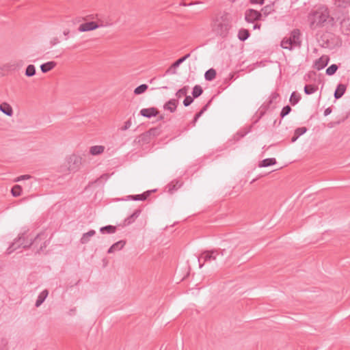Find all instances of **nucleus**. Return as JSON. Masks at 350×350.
Returning a JSON list of instances; mask_svg holds the SVG:
<instances>
[{
    "mask_svg": "<svg viewBox=\"0 0 350 350\" xmlns=\"http://www.w3.org/2000/svg\"><path fill=\"white\" fill-rule=\"evenodd\" d=\"M193 102V97H191V96H185V98L183 100V105L185 107H188Z\"/></svg>",
    "mask_w": 350,
    "mask_h": 350,
    "instance_id": "42",
    "label": "nucleus"
},
{
    "mask_svg": "<svg viewBox=\"0 0 350 350\" xmlns=\"http://www.w3.org/2000/svg\"><path fill=\"white\" fill-rule=\"evenodd\" d=\"M211 100H210L202 109L201 110L198 112L194 118H195V120H198V118L207 110L208 107V105L209 104L211 103Z\"/></svg>",
    "mask_w": 350,
    "mask_h": 350,
    "instance_id": "39",
    "label": "nucleus"
},
{
    "mask_svg": "<svg viewBox=\"0 0 350 350\" xmlns=\"http://www.w3.org/2000/svg\"><path fill=\"white\" fill-rule=\"evenodd\" d=\"M249 2L251 4L263 5L265 3V0H249Z\"/></svg>",
    "mask_w": 350,
    "mask_h": 350,
    "instance_id": "48",
    "label": "nucleus"
},
{
    "mask_svg": "<svg viewBox=\"0 0 350 350\" xmlns=\"http://www.w3.org/2000/svg\"><path fill=\"white\" fill-rule=\"evenodd\" d=\"M108 176H108V174H103V175H102V176H100V178H104V177H105V178H108Z\"/></svg>",
    "mask_w": 350,
    "mask_h": 350,
    "instance_id": "57",
    "label": "nucleus"
},
{
    "mask_svg": "<svg viewBox=\"0 0 350 350\" xmlns=\"http://www.w3.org/2000/svg\"><path fill=\"white\" fill-rule=\"evenodd\" d=\"M57 63L55 62H48L46 63L42 64L40 66V69L43 73H46L47 72L51 70L56 66Z\"/></svg>",
    "mask_w": 350,
    "mask_h": 350,
    "instance_id": "21",
    "label": "nucleus"
},
{
    "mask_svg": "<svg viewBox=\"0 0 350 350\" xmlns=\"http://www.w3.org/2000/svg\"><path fill=\"white\" fill-rule=\"evenodd\" d=\"M346 90H347L346 85L342 84V83H339L337 85L336 89V90L334 92V98L336 99L340 98L344 95V94L345 93Z\"/></svg>",
    "mask_w": 350,
    "mask_h": 350,
    "instance_id": "17",
    "label": "nucleus"
},
{
    "mask_svg": "<svg viewBox=\"0 0 350 350\" xmlns=\"http://www.w3.org/2000/svg\"><path fill=\"white\" fill-rule=\"evenodd\" d=\"M219 256V250L217 249L203 251L198 257L200 268H202L206 262L215 261Z\"/></svg>",
    "mask_w": 350,
    "mask_h": 350,
    "instance_id": "4",
    "label": "nucleus"
},
{
    "mask_svg": "<svg viewBox=\"0 0 350 350\" xmlns=\"http://www.w3.org/2000/svg\"><path fill=\"white\" fill-rule=\"evenodd\" d=\"M308 19L312 29L329 28L335 24L334 18L330 15L329 10L326 6H320L312 10L308 14Z\"/></svg>",
    "mask_w": 350,
    "mask_h": 350,
    "instance_id": "1",
    "label": "nucleus"
},
{
    "mask_svg": "<svg viewBox=\"0 0 350 350\" xmlns=\"http://www.w3.org/2000/svg\"><path fill=\"white\" fill-rule=\"evenodd\" d=\"M261 27V25L260 23H256L254 24L253 29H260Z\"/></svg>",
    "mask_w": 350,
    "mask_h": 350,
    "instance_id": "53",
    "label": "nucleus"
},
{
    "mask_svg": "<svg viewBox=\"0 0 350 350\" xmlns=\"http://www.w3.org/2000/svg\"><path fill=\"white\" fill-rule=\"evenodd\" d=\"M319 42L323 48H332L334 44L333 35L327 32L323 33L319 39Z\"/></svg>",
    "mask_w": 350,
    "mask_h": 350,
    "instance_id": "9",
    "label": "nucleus"
},
{
    "mask_svg": "<svg viewBox=\"0 0 350 350\" xmlns=\"http://www.w3.org/2000/svg\"><path fill=\"white\" fill-rule=\"evenodd\" d=\"M178 99H170L167 103H165L163 105V109L165 110H167L170 111L171 113H174L176 111L177 106L178 105Z\"/></svg>",
    "mask_w": 350,
    "mask_h": 350,
    "instance_id": "13",
    "label": "nucleus"
},
{
    "mask_svg": "<svg viewBox=\"0 0 350 350\" xmlns=\"http://www.w3.org/2000/svg\"><path fill=\"white\" fill-rule=\"evenodd\" d=\"M196 122H197V120H195V118H194L193 121H192L193 125H195Z\"/></svg>",
    "mask_w": 350,
    "mask_h": 350,
    "instance_id": "58",
    "label": "nucleus"
},
{
    "mask_svg": "<svg viewBox=\"0 0 350 350\" xmlns=\"http://www.w3.org/2000/svg\"><path fill=\"white\" fill-rule=\"evenodd\" d=\"M230 27V21L224 16L216 18L212 25L213 31L221 38L227 37Z\"/></svg>",
    "mask_w": 350,
    "mask_h": 350,
    "instance_id": "3",
    "label": "nucleus"
},
{
    "mask_svg": "<svg viewBox=\"0 0 350 350\" xmlns=\"http://www.w3.org/2000/svg\"><path fill=\"white\" fill-rule=\"evenodd\" d=\"M139 113L144 117L150 118L157 116L159 113V111L155 107L144 108L141 109Z\"/></svg>",
    "mask_w": 350,
    "mask_h": 350,
    "instance_id": "10",
    "label": "nucleus"
},
{
    "mask_svg": "<svg viewBox=\"0 0 350 350\" xmlns=\"http://www.w3.org/2000/svg\"><path fill=\"white\" fill-rule=\"evenodd\" d=\"M307 131V128L305 126L303 127H299L295 130V132L296 135H298L299 137L301 135L304 134Z\"/></svg>",
    "mask_w": 350,
    "mask_h": 350,
    "instance_id": "43",
    "label": "nucleus"
},
{
    "mask_svg": "<svg viewBox=\"0 0 350 350\" xmlns=\"http://www.w3.org/2000/svg\"><path fill=\"white\" fill-rule=\"evenodd\" d=\"M280 98V94L277 92H273L269 96V99L267 102L264 103L259 109V118H261L266 111L269 108L274 109L275 107V104L277 103V100Z\"/></svg>",
    "mask_w": 350,
    "mask_h": 350,
    "instance_id": "6",
    "label": "nucleus"
},
{
    "mask_svg": "<svg viewBox=\"0 0 350 350\" xmlns=\"http://www.w3.org/2000/svg\"><path fill=\"white\" fill-rule=\"evenodd\" d=\"M69 33H70V31H69V30H65V31H64V36H68V35L69 34Z\"/></svg>",
    "mask_w": 350,
    "mask_h": 350,
    "instance_id": "55",
    "label": "nucleus"
},
{
    "mask_svg": "<svg viewBox=\"0 0 350 350\" xmlns=\"http://www.w3.org/2000/svg\"><path fill=\"white\" fill-rule=\"evenodd\" d=\"M291 111V107L289 105L284 106L281 112H280V117L282 118H284L286 116H287L290 112Z\"/></svg>",
    "mask_w": 350,
    "mask_h": 350,
    "instance_id": "40",
    "label": "nucleus"
},
{
    "mask_svg": "<svg viewBox=\"0 0 350 350\" xmlns=\"http://www.w3.org/2000/svg\"><path fill=\"white\" fill-rule=\"evenodd\" d=\"M152 191H147L143 193L142 194L128 196L127 199L142 201L146 200L149 197Z\"/></svg>",
    "mask_w": 350,
    "mask_h": 350,
    "instance_id": "18",
    "label": "nucleus"
},
{
    "mask_svg": "<svg viewBox=\"0 0 350 350\" xmlns=\"http://www.w3.org/2000/svg\"><path fill=\"white\" fill-rule=\"evenodd\" d=\"M184 61L183 60V59L180 57L179 59H178L176 61H175L172 65L171 66L167 69V70L166 71V72H169L170 70L172 69V68H176L177 67H178Z\"/></svg>",
    "mask_w": 350,
    "mask_h": 350,
    "instance_id": "41",
    "label": "nucleus"
},
{
    "mask_svg": "<svg viewBox=\"0 0 350 350\" xmlns=\"http://www.w3.org/2000/svg\"><path fill=\"white\" fill-rule=\"evenodd\" d=\"M301 99V96L299 93L293 92L290 97V103L292 105H296Z\"/></svg>",
    "mask_w": 350,
    "mask_h": 350,
    "instance_id": "31",
    "label": "nucleus"
},
{
    "mask_svg": "<svg viewBox=\"0 0 350 350\" xmlns=\"http://www.w3.org/2000/svg\"><path fill=\"white\" fill-rule=\"evenodd\" d=\"M275 163H276V160L275 158H268V159H265L262 161H261L259 163L258 166L260 167H265L273 165Z\"/></svg>",
    "mask_w": 350,
    "mask_h": 350,
    "instance_id": "23",
    "label": "nucleus"
},
{
    "mask_svg": "<svg viewBox=\"0 0 350 350\" xmlns=\"http://www.w3.org/2000/svg\"><path fill=\"white\" fill-rule=\"evenodd\" d=\"M59 42V40L57 38H53L50 42L51 45H55V44H58Z\"/></svg>",
    "mask_w": 350,
    "mask_h": 350,
    "instance_id": "49",
    "label": "nucleus"
},
{
    "mask_svg": "<svg viewBox=\"0 0 350 350\" xmlns=\"http://www.w3.org/2000/svg\"><path fill=\"white\" fill-rule=\"evenodd\" d=\"M298 138H299V136L296 135L295 133H294V135L291 138V142H295Z\"/></svg>",
    "mask_w": 350,
    "mask_h": 350,
    "instance_id": "52",
    "label": "nucleus"
},
{
    "mask_svg": "<svg viewBox=\"0 0 350 350\" xmlns=\"http://www.w3.org/2000/svg\"><path fill=\"white\" fill-rule=\"evenodd\" d=\"M131 126V119H129L124 122V125L121 128L122 131H126L130 128Z\"/></svg>",
    "mask_w": 350,
    "mask_h": 350,
    "instance_id": "46",
    "label": "nucleus"
},
{
    "mask_svg": "<svg viewBox=\"0 0 350 350\" xmlns=\"http://www.w3.org/2000/svg\"><path fill=\"white\" fill-rule=\"evenodd\" d=\"M0 111L8 116L13 115V109L10 104L4 102L0 105Z\"/></svg>",
    "mask_w": 350,
    "mask_h": 350,
    "instance_id": "19",
    "label": "nucleus"
},
{
    "mask_svg": "<svg viewBox=\"0 0 350 350\" xmlns=\"http://www.w3.org/2000/svg\"><path fill=\"white\" fill-rule=\"evenodd\" d=\"M331 113H332V109H331V107H328L325 109L324 116H327L329 115Z\"/></svg>",
    "mask_w": 350,
    "mask_h": 350,
    "instance_id": "50",
    "label": "nucleus"
},
{
    "mask_svg": "<svg viewBox=\"0 0 350 350\" xmlns=\"http://www.w3.org/2000/svg\"><path fill=\"white\" fill-rule=\"evenodd\" d=\"M105 150L103 146H93L90 149V153L92 155H98L102 154Z\"/></svg>",
    "mask_w": 350,
    "mask_h": 350,
    "instance_id": "26",
    "label": "nucleus"
},
{
    "mask_svg": "<svg viewBox=\"0 0 350 350\" xmlns=\"http://www.w3.org/2000/svg\"><path fill=\"white\" fill-rule=\"evenodd\" d=\"M49 292L47 290L42 291L38 295V299L36 301L35 306L39 307L44 301L47 297Z\"/></svg>",
    "mask_w": 350,
    "mask_h": 350,
    "instance_id": "22",
    "label": "nucleus"
},
{
    "mask_svg": "<svg viewBox=\"0 0 350 350\" xmlns=\"http://www.w3.org/2000/svg\"><path fill=\"white\" fill-rule=\"evenodd\" d=\"M30 178H31V176H29V175H22L21 176L17 177L14 180V182H18V181H20L21 180L29 179Z\"/></svg>",
    "mask_w": 350,
    "mask_h": 350,
    "instance_id": "47",
    "label": "nucleus"
},
{
    "mask_svg": "<svg viewBox=\"0 0 350 350\" xmlns=\"http://www.w3.org/2000/svg\"><path fill=\"white\" fill-rule=\"evenodd\" d=\"M329 57L327 55H322L315 61L314 68L318 70L324 68L328 64Z\"/></svg>",
    "mask_w": 350,
    "mask_h": 350,
    "instance_id": "11",
    "label": "nucleus"
},
{
    "mask_svg": "<svg viewBox=\"0 0 350 350\" xmlns=\"http://www.w3.org/2000/svg\"><path fill=\"white\" fill-rule=\"evenodd\" d=\"M262 14L261 12L250 8L245 12V21L248 23H254L256 21H261Z\"/></svg>",
    "mask_w": 350,
    "mask_h": 350,
    "instance_id": "8",
    "label": "nucleus"
},
{
    "mask_svg": "<svg viewBox=\"0 0 350 350\" xmlns=\"http://www.w3.org/2000/svg\"><path fill=\"white\" fill-rule=\"evenodd\" d=\"M126 241L121 240L113 244L108 250L107 253H113L116 250H120L125 245Z\"/></svg>",
    "mask_w": 350,
    "mask_h": 350,
    "instance_id": "20",
    "label": "nucleus"
},
{
    "mask_svg": "<svg viewBox=\"0 0 350 350\" xmlns=\"http://www.w3.org/2000/svg\"><path fill=\"white\" fill-rule=\"evenodd\" d=\"M138 142L143 144H148L150 142L151 137L146 132L141 134L138 137Z\"/></svg>",
    "mask_w": 350,
    "mask_h": 350,
    "instance_id": "29",
    "label": "nucleus"
},
{
    "mask_svg": "<svg viewBox=\"0 0 350 350\" xmlns=\"http://www.w3.org/2000/svg\"><path fill=\"white\" fill-rule=\"evenodd\" d=\"M99 25L94 21L87 22L79 25L78 30L81 32L92 31L97 29Z\"/></svg>",
    "mask_w": 350,
    "mask_h": 350,
    "instance_id": "12",
    "label": "nucleus"
},
{
    "mask_svg": "<svg viewBox=\"0 0 350 350\" xmlns=\"http://www.w3.org/2000/svg\"><path fill=\"white\" fill-rule=\"evenodd\" d=\"M44 236V234H38L35 239H33V241L31 243L30 245H37L39 243V241H41V237Z\"/></svg>",
    "mask_w": 350,
    "mask_h": 350,
    "instance_id": "45",
    "label": "nucleus"
},
{
    "mask_svg": "<svg viewBox=\"0 0 350 350\" xmlns=\"http://www.w3.org/2000/svg\"><path fill=\"white\" fill-rule=\"evenodd\" d=\"M163 119H164V115H160L159 116V118H158L159 120H163Z\"/></svg>",
    "mask_w": 350,
    "mask_h": 350,
    "instance_id": "56",
    "label": "nucleus"
},
{
    "mask_svg": "<svg viewBox=\"0 0 350 350\" xmlns=\"http://www.w3.org/2000/svg\"><path fill=\"white\" fill-rule=\"evenodd\" d=\"M281 47L292 51L294 48H300L301 46V31L299 29H294L291 31L289 37H285L280 43Z\"/></svg>",
    "mask_w": 350,
    "mask_h": 350,
    "instance_id": "2",
    "label": "nucleus"
},
{
    "mask_svg": "<svg viewBox=\"0 0 350 350\" xmlns=\"http://www.w3.org/2000/svg\"><path fill=\"white\" fill-rule=\"evenodd\" d=\"M237 246V243L232 240L224 241L221 245V247L219 248V256L226 257V259L230 258L233 254L234 250Z\"/></svg>",
    "mask_w": 350,
    "mask_h": 350,
    "instance_id": "5",
    "label": "nucleus"
},
{
    "mask_svg": "<svg viewBox=\"0 0 350 350\" xmlns=\"http://www.w3.org/2000/svg\"><path fill=\"white\" fill-rule=\"evenodd\" d=\"M318 90V86L317 85H306L304 87V92L306 94H311L314 93Z\"/></svg>",
    "mask_w": 350,
    "mask_h": 350,
    "instance_id": "30",
    "label": "nucleus"
},
{
    "mask_svg": "<svg viewBox=\"0 0 350 350\" xmlns=\"http://www.w3.org/2000/svg\"><path fill=\"white\" fill-rule=\"evenodd\" d=\"M338 68V66L336 64H332L326 69V75L329 76L334 75L336 72Z\"/></svg>",
    "mask_w": 350,
    "mask_h": 350,
    "instance_id": "37",
    "label": "nucleus"
},
{
    "mask_svg": "<svg viewBox=\"0 0 350 350\" xmlns=\"http://www.w3.org/2000/svg\"><path fill=\"white\" fill-rule=\"evenodd\" d=\"M188 90H189V87L188 86H184L181 89L178 90L177 91V92L176 93V97L178 98H181L183 96H185L187 94Z\"/></svg>",
    "mask_w": 350,
    "mask_h": 350,
    "instance_id": "38",
    "label": "nucleus"
},
{
    "mask_svg": "<svg viewBox=\"0 0 350 350\" xmlns=\"http://www.w3.org/2000/svg\"><path fill=\"white\" fill-rule=\"evenodd\" d=\"M275 1H273L271 3L268 4L264 6L260 12L262 14V16L265 17L269 16V14L275 12Z\"/></svg>",
    "mask_w": 350,
    "mask_h": 350,
    "instance_id": "16",
    "label": "nucleus"
},
{
    "mask_svg": "<svg viewBox=\"0 0 350 350\" xmlns=\"http://www.w3.org/2000/svg\"><path fill=\"white\" fill-rule=\"evenodd\" d=\"M46 247V241L43 242L40 247V249L38 250V252L42 251L44 248Z\"/></svg>",
    "mask_w": 350,
    "mask_h": 350,
    "instance_id": "51",
    "label": "nucleus"
},
{
    "mask_svg": "<svg viewBox=\"0 0 350 350\" xmlns=\"http://www.w3.org/2000/svg\"><path fill=\"white\" fill-rule=\"evenodd\" d=\"M183 185V182L178 180H173L166 187L167 192L172 194L174 191H177Z\"/></svg>",
    "mask_w": 350,
    "mask_h": 350,
    "instance_id": "14",
    "label": "nucleus"
},
{
    "mask_svg": "<svg viewBox=\"0 0 350 350\" xmlns=\"http://www.w3.org/2000/svg\"><path fill=\"white\" fill-rule=\"evenodd\" d=\"M116 230H117L116 226H111V225H108V226H105L101 227L100 228V232L102 234H105V233L113 234V233L116 232Z\"/></svg>",
    "mask_w": 350,
    "mask_h": 350,
    "instance_id": "27",
    "label": "nucleus"
},
{
    "mask_svg": "<svg viewBox=\"0 0 350 350\" xmlns=\"http://www.w3.org/2000/svg\"><path fill=\"white\" fill-rule=\"evenodd\" d=\"M250 36V33L248 29L241 28L238 32V38L241 41L246 40Z\"/></svg>",
    "mask_w": 350,
    "mask_h": 350,
    "instance_id": "24",
    "label": "nucleus"
},
{
    "mask_svg": "<svg viewBox=\"0 0 350 350\" xmlns=\"http://www.w3.org/2000/svg\"><path fill=\"white\" fill-rule=\"evenodd\" d=\"M203 92L202 87L199 85H196L193 87L192 91V96L194 98L199 97Z\"/></svg>",
    "mask_w": 350,
    "mask_h": 350,
    "instance_id": "32",
    "label": "nucleus"
},
{
    "mask_svg": "<svg viewBox=\"0 0 350 350\" xmlns=\"http://www.w3.org/2000/svg\"><path fill=\"white\" fill-rule=\"evenodd\" d=\"M148 85H146V84H142V85L137 86L134 90V94H136V95H139V94H143L144 92H145L148 90Z\"/></svg>",
    "mask_w": 350,
    "mask_h": 350,
    "instance_id": "34",
    "label": "nucleus"
},
{
    "mask_svg": "<svg viewBox=\"0 0 350 350\" xmlns=\"http://www.w3.org/2000/svg\"><path fill=\"white\" fill-rule=\"evenodd\" d=\"M36 74V68L33 65L27 66L25 70V75L27 77H33Z\"/></svg>",
    "mask_w": 350,
    "mask_h": 350,
    "instance_id": "36",
    "label": "nucleus"
},
{
    "mask_svg": "<svg viewBox=\"0 0 350 350\" xmlns=\"http://www.w3.org/2000/svg\"><path fill=\"white\" fill-rule=\"evenodd\" d=\"M181 5H187V4L185 3H181Z\"/></svg>",
    "mask_w": 350,
    "mask_h": 350,
    "instance_id": "59",
    "label": "nucleus"
},
{
    "mask_svg": "<svg viewBox=\"0 0 350 350\" xmlns=\"http://www.w3.org/2000/svg\"><path fill=\"white\" fill-rule=\"evenodd\" d=\"M12 195L14 197H18L21 195L22 187L18 185H15L11 189Z\"/></svg>",
    "mask_w": 350,
    "mask_h": 350,
    "instance_id": "35",
    "label": "nucleus"
},
{
    "mask_svg": "<svg viewBox=\"0 0 350 350\" xmlns=\"http://www.w3.org/2000/svg\"><path fill=\"white\" fill-rule=\"evenodd\" d=\"M96 234L94 230H90L88 232L84 233L80 239L81 244H86L90 241V237L94 236Z\"/></svg>",
    "mask_w": 350,
    "mask_h": 350,
    "instance_id": "25",
    "label": "nucleus"
},
{
    "mask_svg": "<svg viewBox=\"0 0 350 350\" xmlns=\"http://www.w3.org/2000/svg\"><path fill=\"white\" fill-rule=\"evenodd\" d=\"M142 210L140 208L136 209L133 214H131L129 217H126L124 220V226H128L131 224L135 221V220L139 216Z\"/></svg>",
    "mask_w": 350,
    "mask_h": 350,
    "instance_id": "15",
    "label": "nucleus"
},
{
    "mask_svg": "<svg viewBox=\"0 0 350 350\" xmlns=\"http://www.w3.org/2000/svg\"><path fill=\"white\" fill-rule=\"evenodd\" d=\"M147 133L150 137L157 136L159 134V131L158 128H151L147 131Z\"/></svg>",
    "mask_w": 350,
    "mask_h": 350,
    "instance_id": "44",
    "label": "nucleus"
},
{
    "mask_svg": "<svg viewBox=\"0 0 350 350\" xmlns=\"http://www.w3.org/2000/svg\"><path fill=\"white\" fill-rule=\"evenodd\" d=\"M250 131V128H245V129L238 131L234 137L235 140H239L240 138H242L244 136H245Z\"/></svg>",
    "mask_w": 350,
    "mask_h": 350,
    "instance_id": "33",
    "label": "nucleus"
},
{
    "mask_svg": "<svg viewBox=\"0 0 350 350\" xmlns=\"http://www.w3.org/2000/svg\"><path fill=\"white\" fill-rule=\"evenodd\" d=\"M190 57V53H188V54H186L185 55H184L183 57H182L181 58L183 59V60L185 62L187 59H188L189 57Z\"/></svg>",
    "mask_w": 350,
    "mask_h": 350,
    "instance_id": "54",
    "label": "nucleus"
},
{
    "mask_svg": "<svg viewBox=\"0 0 350 350\" xmlns=\"http://www.w3.org/2000/svg\"><path fill=\"white\" fill-rule=\"evenodd\" d=\"M216 75V70L213 68H210L207 71H206L204 74V77L206 81H211L215 78Z\"/></svg>",
    "mask_w": 350,
    "mask_h": 350,
    "instance_id": "28",
    "label": "nucleus"
},
{
    "mask_svg": "<svg viewBox=\"0 0 350 350\" xmlns=\"http://www.w3.org/2000/svg\"><path fill=\"white\" fill-rule=\"evenodd\" d=\"M67 168L69 172H77L82 164V158L75 154H71L67 158Z\"/></svg>",
    "mask_w": 350,
    "mask_h": 350,
    "instance_id": "7",
    "label": "nucleus"
}]
</instances>
